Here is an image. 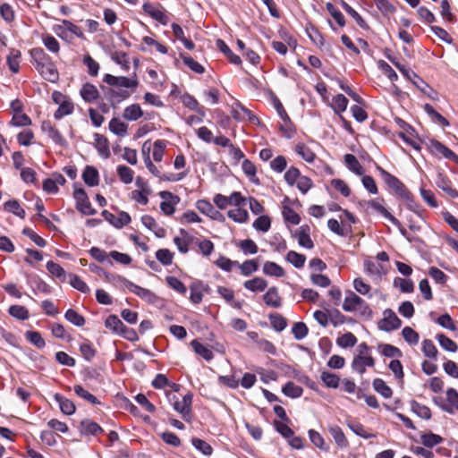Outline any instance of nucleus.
<instances>
[{
  "label": "nucleus",
  "instance_id": "obj_1",
  "mask_svg": "<svg viewBox=\"0 0 458 458\" xmlns=\"http://www.w3.org/2000/svg\"><path fill=\"white\" fill-rule=\"evenodd\" d=\"M103 81L109 86L108 88H103V91L113 107L129 98L139 86V80L136 75L125 77L107 73L103 77Z\"/></svg>",
  "mask_w": 458,
  "mask_h": 458
},
{
  "label": "nucleus",
  "instance_id": "obj_2",
  "mask_svg": "<svg viewBox=\"0 0 458 458\" xmlns=\"http://www.w3.org/2000/svg\"><path fill=\"white\" fill-rule=\"evenodd\" d=\"M343 309L347 312H356L360 317L365 319L372 318V310L369 304L352 292H349L346 294L343 303Z\"/></svg>",
  "mask_w": 458,
  "mask_h": 458
},
{
  "label": "nucleus",
  "instance_id": "obj_3",
  "mask_svg": "<svg viewBox=\"0 0 458 458\" xmlns=\"http://www.w3.org/2000/svg\"><path fill=\"white\" fill-rule=\"evenodd\" d=\"M396 68L405 76L408 80H410L413 85L424 95H426L431 100H437L438 94L437 92L432 89L427 82H425L422 79H420L413 71L404 68V66L401 65L398 63L392 61Z\"/></svg>",
  "mask_w": 458,
  "mask_h": 458
},
{
  "label": "nucleus",
  "instance_id": "obj_4",
  "mask_svg": "<svg viewBox=\"0 0 458 458\" xmlns=\"http://www.w3.org/2000/svg\"><path fill=\"white\" fill-rule=\"evenodd\" d=\"M385 182L392 188L397 194H399L401 197L404 199H409L410 197V191L406 189L404 184L394 175L391 174L390 173L386 172L383 168H378Z\"/></svg>",
  "mask_w": 458,
  "mask_h": 458
},
{
  "label": "nucleus",
  "instance_id": "obj_5",
  "mask_svg": "<svg viewBox=\"0 0 458 458\" xmlns=\"http://www.w3.org/2000/svg\"><path fill=\"white\" fill-rule=\"evenodd\" d=\"M402 321L391 310L386 309L383 312V318L378 322V328L386 332L396 330L401 327Z\"/></svg>",
  "mask_w": 458,
  "mask_h": 458
},
{
  "label": "nucleus",
  "instance_id": "obj_6",
  "mask_svg": "<svg viewBox=\"0 0 458 458\" xmlns=\"http://www.w3.org/2000/svg\"><path fill=\"white\" fill-rule=\"evenodd\" d=\"M168 398L170 401H173L174 409L182 414L184 420H187V417L190 416L191 406L192 403V394H185L182 400H178L174 394L172 397L168 394Z\"/></svg>",
  "mask_w": 458,
  "mask_h": 458
},
{
  "label": "nucleus",
  "instance_id": "obj_7",
  "mask_svg": "<svg viewBox=\"0 0 458 458\" xmlns=\"http://www.w3.org/2000/svg\"><path fill=\"white\" fill-rule=\"evenodd\" d=\"M102 216L116 228H122L131 223V216L127 212L121 211L117 216L107 210L102 211Z\"/></svg>",
  "mask_w": 458,
  "mask_h": 458
},
{
  "label": "nucleus",
  "instance_id": "obj_8",
  "mask_svg": "<svg viewBox=\"0 0 458 458\" xmlns=\"http://www.w3.org/2000/svg\"><path fill=\"white\" fill-rule=\"evenodd\" d=\"M41 130L50 138L55 144L64 146L65 144V139L61 134L59 130L50 121H43L41 123Z\"/></svg>",
  "mask_w": 458,
  "mask_h": 458
},
{
  "label": "nucleus",
  "instance_id": "obj_9",
  "mask_svg": "<svg viewBox=\"0 0 458 458\" xmlns=\"http://www.w3.org/2000/svg\"><path fill=\"white\" fill-rule=\"evenodd\" d=\"M73 197L76 199V207L79 211L85 215H92L94 213L83 189H75Z\"/></svg>",
  "mask_w": 458,
  "mask_h": 458
},
{
  "label": "nucleus",
  "instance_id": "obj_10",
  "mask_svg": "<svg viewBox=\"0 0 458 458\" xmlns=\"http://www.w3.org/2000/svg\"><path fill=\"white\" fill-rule=\"evenodd\" d=\"M293 236L297 239L298 243L306 249L311 250L314 243L310 238V228L309 225H304L295 230Z\"/></svg>",
  "mask_w": 458,
  "mask_h": 458
},
{
  "label": "nucleus",
  "instance_id": "obj_11",
  "mask_svg": "<svg viewBox=\"0 0 458 458\" xmlns=\"http://www.w3.org/2000/svg\"><path fill=\"white\" fill-rule=\"evenodd\" d=\"M145 165L148 171L154 174L155 176L160 177L163 180H167L171 182H177L185 177L186 173H179V174H169L161 175L157 167L152 163L150 157H145Z\"/></svg>",
  "mask_w": 458,
  "mask_h": 458
},
{
  "label": "nucleus",
  "instance_id": "obj_12",
  "mask_svg": "<svg viewBox=\"0 0 458 458\" xmlns=\"http://www.w3.org/2000/svg\"><path fill=\"white\" fill-rule=\"evenodd\" d=\"M383 199H370L367 202V206L388 219L393 225H400V222L387 211L383 206Z\"/></svg>",
  "mask_w": 458,
  "mask_h": 458
},
{
  "label": "nucleus",
  "instance_id": "obj_13",
  "mask_svg": "<svg viewBox=\"0 0 458 458\" xmlns=\"http://www.w3.org/2000/svg\"><path fill=\"white\" fill-rule=\"evenodd\" d=\"M196 208L200 213L209 216L211 219L217 220L224 218L223 215L207 199L198 200L196 202Z\"/></svg>",
  "mask_w": 458,
  "mask_h": 458
},
{
  "label": "nucleus",
  "instance_id": "obj_14",
  "mask_svg": "<svg viewBox=\"0 0 458 458\" xmlns=\"http://www.w3.org/2000/svg\"><path fill=\"white\" fill-rule=\"evenodd\" d=\"M160 196L164 199L160 204L162 212L167 216L172 215L175 210L174 206L178 201V198L169 191H162Z\"/></svg>",
  "mask_w": 458,
  "mask_h": 458
},
{
  "label": "nucleus",
  "instance_id": "obj_15",
  "mask_svg": "<svg viewBox=\"0 0 458 458\" xmlns=\"http://www.w3.org/2000/svg\"><path fill=\"white\" fill-rule=\"evenodd\" d=\"M36 69L45 80L50 82H55L59 78L58 71L52 60Z\"/></svg>",
  "mask_w": 458,
  "mask_h": 458
},
{
  "label": "nucleus",
  "instance_id": "obj_16",
  "mask_svg": "<svg viewBox=\"0 0 458 458\" xmlns=\"http://www.w3.org/2000/svg\"><path fill=\"white\" fill-rule=\"evenodd\" d=\"M131 292L149 304H156L159 300L155 293L135 284H133Z\"/></svg>",
  "mask_w": 458,
  "mask_h": 458
},
{
  "label": "nucleus",
  "instance_id": "obj_17",
  "mask_svg": "<svg viewBox=\"0 0 458 458\" xmlns=\"http://www.w3.org/2000/svg\"><path fill=\"white\" fill-rule=\"evenodd\" d=\"M102 431V428L89 419H85L81 421L80 432L83 436H97Z\"/></svg>",
  "mask_w": 458,
  "mask_h": 458
},
{
  "label": "nucleus",
  "instance_id": "obj_18",
  "mask_svg": "<svg viewBox=\"0 0 458 458\" xmlns=\"http://www.w3.org/2000/svg\"><path fill=\"white\" fill-rule=\"evenodd\" d=\"M375 364L374 359L370 356H355L352 367L359 374H363L367 367H373Z\"/></svg>",
  "mask_w": 458,
  "mask_h": 458
},
{
  "label": "nucleus",
  "instance_id": "obj_19",
  "mask_svg": "<svg viewBox=\"0 0 458 458\" xmlns=\"http://www.w3.org/2000/svg\"><path fill=\"white\" fill-rule=\"evenodd\" d=\"M21 59V53L20 50L15 48L9 50L6 55V64L12 72L17 73L20 71Z\"/></svg>",
  "mask_w": 458,
  "mask_h": 458
},
{
  "label": "nucleus",
  "instance_id": "obj_20",
  "mask_svg": "<svg viewBox=\"0 0 458 458\" xmlns=\"http://www.w3.org/2000/svg\"><path fill=\"white\" fill-rule=\"evenodd\" d=\"M80 95L85 102L92 103L98 98L99 92L95 85L85 83L80 89Z\"/></svg>",
  "mask_w": 458,
  "mask_h": 458
},
{
  "label": "nucleus",
  "instance_id": "obj_21",
  "mask_svg": "<svg viewBox=\"0 0 458 458\" xmlns=\"http://www.w3.org/2000/svg\"><path fill=\"white\" fill-rule=\"evenodd\" d=\"M436 184L438 188L446 192L451 198H458V191L452 187V182L446 175L438 174L436 180Z\"/></svg>",
  "mask_w": 458,
  "mask_h": 458
},
{
  "label": "nucleus",
  "instance_id": "obj_22",
  "mask_svg": "<svg viewBox=\"0 0 458 458\" xmlns=\"http://www.w3.org/2000/svg\"><path fill=\"white\" fill-rule=\"evenodd\" d=\"M143 10L146 13H148L154 20H156L163 24L166 23L167 17L159 7H157L150 3H145L143 4Z\"/></svg>",
  "mask_w": 458,
  "mask_h": 458
},
{
  "label": "nucleus",
  "instance_id": "obj_23",
  "mask_svg": "<svg viewBox=\"0 0 458 458\" xmlns=\"http://www.w3.org/2000/svg\"><path fill=\"white\" fill-rule=\"evenodd\" d=\"M82 179L84 182L89 187L98 185L99 174L98 170L91 165H87L83 171Z\"/></svg>",
  "mask_w": 458,
  "mask_h": 458
},
{
  "label": "nucleus",
  "instance_id": "obj_24",
  "mask_svg": "<svg viewBox=\"0 0 458 458\" xmlns=\"http://www.w3.org/2000/svg\"><path fill=\"white\" fill-rule=\"evenodd\" d=\"M33 64L36 68L50 62L51 57L41 47H34L30 51Z\"/></svg>",
  "mask_w": 458,
  "mask_h": 458
},
{
  "label": "nucleus",
  "instance_id": "obj_25",
  "mask_svg": "<svg viewBox=\"0 0 458 458\" xmlns=\"http://www.w3.org/2000/svg\"><path fill=\"white\" fill-rule=\"evenodd\" d=\"M95 147L98 149L99 155L104 158L110 157L109 142L107 139L98 133L94 135Z\"/></svg>",
  "mask_w": 458,
  "mask_h": 458
},
{
  "label": "nucleus",
  "instance_id": "obj_26",
  "mask_svg": "<svg viewBox=\"0 0 458 458\" xmlns=\"http://www.w3.org/2000/svg\"><path fill=\"white\" fill-rule=\"evenodd\" d=\"M206 288L207 287L201 282H194L190 285V300L193 304L201 302Z\"/></svg>",
  "mask_w": 458,
  "mask_h": 458
},
{
  "label": "nucleus",
  "instance_id": "obj_27",
  "mask_svg": "<svg viewBox=\"0 0 458 458\" xmlns=\"http://www.w3.org/2000/svg\"><path fill=\"white\" fill-rule=\"evenodd\" d=\"M141 222L148 229L152 231L157 237L162 238L165 234V230L159 226L156 220L148 215H145L141 217Z\"/></svg>",
  "mask_w": 458,
  "mask_h": 458
},
{
  "label": "nucleus",
  "instance_id": "obj_28",
  "mask_svg": "<svg viewBox=\"0 0 458 458\" xmlns=\"http://www.w3.org/2000/svg\"><path fill=\"white\" fill-rule=\"evenodd\" d=\"M142 115L143 111L138 104L126 106L123 112V117L127 121H137Z\"/></svg>",
  "mask_w": 458,
  "mask_h": 458
},
{
  "label": "nucleus",
  "instance_id": "obj_29",
  "mask_svg": "<svg viewBox=\"0 0 458 458\" xmlns=\"http://www.w3.org/2000/svg\"><path fill=\"white\" fill-rule=\"evenodd\" d=\"M263 300L267 306L278 308L281 306V298L276 287H270L263 295Z\"/></svg>",
  "mask_w": 458,
  "mask_h": 458
},
{
  "label": "nucleus",
  "instance_id": "obj_30",
  "mask_svg": "<svg viewBox=\"0 0 458 458\" xmlns=\"http://www.w3.org/2000/svg\"><path fill=\"white\" fill-rule=\"evenodd\" d=\"M4 211H6L8 213H12L20 218H24L25 215H26L24 208L21 206L19 201L16 199H10V200L4 202Z\"/></svg>",
  "mask_w": 458,
  "mask_h": 458
},
{
  "label": "nucleus",
  "instance_id": "obj_31",
  "mask_svg": "<svg viewBox=\"0 0 458 458\" xmlns=\"http://www.w3.org/2000/svg\"><path fill=\"white\" fill-rule=\"evenodd\" d=\"M181 102L183 104L184 106L187 108L193 110L197 112L198 114H201L202 116L205 114V113L202 111L201 107L199 106V102L197 99L190 95L189 93H184L180 97Z\"/></svg>",
  "mask_w": 458,
  "mask_h": 458
},
{
  "label": "nucleus",
  "instance_id": "obj_32",
  "mask_svg": "<svg viewBox=\"0 0 458 458\" xmlns=\"http://www.w3.org/2000/svg\"><path fill=\"white\" fill-rule=\"evenodd\" d=\"M216 45V47L225 54V55L230 60L232 64L237 65H240L242 64L240 56L233 54L224 40L217 39Z\"/></svg>",
  "mask_w": 458,
  "mask_h": 458
},
{
  "label": "nucleus",
  "instance_id": "obj_33",
  "mask_svg": "<svg viewBox=\"0 0 458 458\" xmlns=\"http://www.w3.org/2000/svg\"><path fill=\"white\" fill-rule=\"evenodd\" d=\"M243 285L251 292H263L267 286V282L262 277H254L245 281Z\"/></svg>",
  "mask_w": 458,
  "mask_h": 458
},
{
  "label": "nucleus",
  "instance_id": "obj_34",
  "mask_svg": "<svg viewBox=\"0 0 458 458\" xmlns=\"http://www.w3.org/2000/svg\"><path fill=\"white\" fill-rule=\"evenodd\" d=\"M41 40L46 48L53 54H58L60 51V44L57 39L49 33H43Z\"/></svg>",
  "mask_w": 458,
  "mask_h": 458
},
{
  "label": "nucleus",
  "instance_id": "obj_35",
  "mask_svg": "<svg viewBox=\"0 0 458 458\" xmlns=\"http://www.w3.org/2000/svg\"><path fill=\"white\" fill-rule=\"evenodd\" d=\"M344 162L346 166L357 175H362L364 174V168L355 156L346 154L344 156Z\"/></svg>",
  "mask_w": 458,
  "mask_h": 458
},
{
  "label": "nucleus",
  "instance_id": "obj_36",
  "mask_svg": "<svg viewBox=\"0 0 458 458\" xmlns=\"http://www.w3.org/2000/svg\"><path fill=\"white\" fill-rule=\"evenodd\" d=\"M55 401L59 403L62 412L66 415H72L75 412L76 407L74 403L69 399L62 396L59 394L55 395Z\"/></svg>",
  "mask_w": 458,
  "mask_h": 458
},
{
  "label": "nucleus",
  "instance_id": "obj_37",
  "mask_svg": "<svg viewBox=\"0 0 458 458\" xmlns=\"http://www.w3.org/2000/svg\"><path fill=\"white\" fill-rule=\"evenodd\" d=\"M294 149L297 155L301 157L308 163H312L316 158L314 151L303 143L297 144Z\"/></svg>",
  "mask_w": 458,
  "mask_h": 458
},
{
  "label": "nucleus",
  "instance_id": "obj_38",
  "mask_svg": "<svg viewBox=\"0 0 458 458\" xmlns=\"http://www.w3.org/2000/svg\"><path fill=\"white\" fill-rule=\"evenodd\" d=\"M227 216L229 218L239 224H244L249 220L248 211L241 207L230 209L227 212Z\"/></svg>",
  "mask_w": 458,
  "mask_h": 458
},
{
  "label": "nucleus",
  "instance_id": "obj_39",
  "mask_svg": "<svg viewBox=\"0 0 458 458\" xmlns=\"http://www.w3.org/2000/svg\"><path fill=\"white\" fill-rule=\"evenodd\" d=\"M446 401L447 404L445 410L448 412H454L458 411V393L454 388H449L446 391Z\"/></svg>",
  "mask_w": 458,
  "mask_h": 458
},
{
  "label": "nucleus",
  "instance_id": "obj_40",
  "mask_svg": "<svg viewBox=\"0 0 458 458\" xmlns=\"http://www.w3.org/2000/svg\"><path fill=\"white\" fill-rule=\"evenodd\" d=\"M263 272L270 276L282 277L284 276V268L272 261H267L264 264Z\"/></svg>",
  "mask_w": 458,
  "mask_h": 458
},
{
  "label": "nucleus",
  "instance_id": "obj_41",
  "mask_svg": "<svg viewBox=\"0 0 458 458\" xmlns=\"http://www.w3.org/2000/svg\"><path fill=\"white\" fill-rule=\"evenodd\" d=\"M194 352L201 356L202 358H204L206 360H210L213 359L214 355H213V352L206 345L202 344L201 343H199V341L197 340H193L191 343Z\"/></svg>",
  "mask_w": 458,
  "mask_h": 458
},
{
  "label": "nucleus",
  "instance_id": "obj_42",
  "mask_svg": "<svg viewBox=\"0 0 458 458\" xmlns=\"http://www.w3.org/2000/svg\"><path fill=\"white\" fill-rule=\"evenodd\" d=\"M108 126H109V130L113 133H114L120 137H124L127 134L128 125L126 123H124L123 122L120 121L118 118L111 119Z\"/></svg>",
  "mask_w": 458,
  "mask_h": 458
},
{
  "label": "nucleus",
  "instance_id": "obj_43",
  "mask_svg": "<svg viewBox=\"0 0 458 458\" xmlns=\"http://www.w3.org/2000/svg\"><path fill=\"white\" fill-rule=\"evenodd\" d=\"M411 409L417 416H419L421 419L429 420L431 418L430 409L428 406L421 404L416 401L411 402Z\"/></svg>",
  "mask_w": 458,
  "mask_h": 458
},
{
  "label": "nucleus",
  "instance_id": "obj_44",
  "mask_svg": "<svg viewBox=\"0 0 458 458\" xmlns=\"http://www.w3.org/2000/svg\"><path fill=\"white\" fill-rule=\"evenodd\" d=\"M73 103L68 98L58 106L57 110L54 114V117L56 120H59L65 115L71 114L73 112Z\"/></svg>",
  "mask_w": 458,
  "mask_h": 458
},
{
  "label": "nucleus",
  "instance_id": "obj_45",
  "mask_svg": "<svg viewBox=\"0 0 458 458\" xmlns=\"http://www.w3.org/2000/svg\"><path fill=\"white\" fill-rule=\"evenodd\" d=\"M231 114L235 120L239 121L250 118V112L242 106L240 103H235L232 106Z\"/></svg>",
  "mask_w": 458,
  "mask_h": 458
},
{
  "label": "nucleus",
  "instance_id": "obj_46",
  "mask_svg": "<svg viewBox=\"0 0 458 458\" xmlns=\"http://www.w3.org/2000/svg\"><path fill=\"white\" fill-rule=\"evenodd\" d=\"M329 433L339 446H341V447L347 446V445H348L347 439L340 427H338V426L330 427Z\"/></svg>",
  "mask_w": 458,
  "mask_h": 458
},
{
  "label": "nucleus",
  "instance_id": "obj_47",
  "mask_svg": "<svg viewBox=\"0 0 458 458\" xmlns=\"http://www.w3.org/2000/svg\"><path fill=\"white\" fill-rule=\"evenodd\" d=\"M106 278L116 286H121L131 291L133 283L119 275L106 274Z\"/></svg>",
  "mask_w": 458,
  "mask_h": 458
},
{
  "label": "nucleus",
  "instance_id": "obj_48",
  "mask_svg": "<svg viewBox=\"0 0 458 458\" xmlns=\"http://www.w3.org/2000/svg\"><path fill=\"white\" fill-rule=\"evenodd\" d=\"M9 314L19 319V320H26L30 317L29 310L26 307L21 305H13L8 310Z\"/></svg>",
  "mask_w": 458,
  "mask_h": 458
},
{
  "label": "nucleus",
  "instance_id": "obj_49",
  "mask_svg": "<svg viewBox=\"0 0 458 458\" xmlns=\"http://www.w3.org/2000/svg\"><path fill=\"white\" fill-rule=\"evenodd\" d=\"M286 260L290 262L293 266H294L296 268H301L305 264L306 257L303 254L298 253L293 250H290L286 254Z\"/></svg>",
  "mask_w": 458,
  "mask_h": 458
},
{
  "label": "nucleus",
  "instance_id": "obj_50",
  "mask_svg": "<svg viewBox=\"0 0 458 458\" xmlns=\"http://www.w3.org/2000/svg\"><path fill=\"white\" fill-rule=\"evenodd\" d=\"M320 378L327 387L337 388L339 386L340 377L334 373L323 371L320 375Z\"/></svg>",
  "mask_w": 458,
  "mask_h": 458
},
{
  "label": "nucleus",
  "instance_id": "obj_51",
  "mask_svg": "<svg viewBox=\"0 0 458 458\" xmlns=\"http://www.w3.org/2000/svg\"><path fill=\"white\" fill-rule=\"evenodd\" d=\"M282 391L286 396L291 398L300 397L303 392L301 386H297L293 382L286 383L283 387Z\"/></svg>",
  "mask_w": 458,
  "mask_h": 458
},
{
  "label": "nucleus",
  "instance_id": "obj_52",
  "mask_svg": "<svg viewBox=\"0 0 458 458\" xmlns=\"http://www.w3.org/2000/svg\"><path fill=\"white\" fill-rule=\"evenodd\" d=\"M25 337L31 344L38 349H41L46 345V342L41 334L37 331H27L25 333Z\"/></svg>",
  "mask_w": 458,
  "mask_h": 458
},
{
  "label": "nucleus",
  "instance_id": "obj_53",
  "mask_svg": "<svg viewBox=\"0 0 458 458\" xmlns=\"http://www.w3.org/2000/svg\"><path fill=\"white\" fill-rule=\"evenodd\" d=\"M165 282L169 285V287H171L173 290H174L178 293L182 294V295L186 294L187 287L177 277L172 276H166Z\"/></svg>",
  "mask_w": 458,
  "mask_h": 458
},
{
  "label": "nucleus",
  "instance_id": "obj_54",
  "mask_svg": "<svg viewBox=\"0 0 458 458\" xmlns=\"http://www.w3.org/2000/svg\"><path fill=\"white\" fill-rule=\"evenodd\" d=\"M105 326L106 328H109L110 330L117 334H119L120 331L123 330L124 327L123 322L115 315L108 316L105 321Z\"/></svg>",
  "mask_w": 458,
  "mask_h": 458
},
{
  "label": "nucleus",
  "instance_id": "obj_55",
  "mask_svg": "<svg viewBox=\"0 0 458 458\" xmlns=\"http://www.w3.org/2000/svg\"><path fill=\"white\" fill-rule=\"evenodd\" d=\"M437 339L440 344V346L447 352H454L457 351V344L449 337L443 334H439L437 335Z\"/></svg>",
  "mask_w": 458,
  "mask_h": 458
},
{
  "label": "nucleus",
  "instance_id": "obj_56",
  "mask_svg": "<svg viewBox=\"0 0 458 458\" xmlns=\"http://www.w3.org/2000/svg\"><path fill=\"white\" fill-rule=\"evenodd\" d=\"M421 345H422L421 350L425 356H427L430 359H433V360H437L438 352H437V347L435 346V344H433V342L431 340L425 339L422 342Z\"/></svg>",
  "mask_w": 458,
  "mask_h": 458
},
{
  "label": "nucleus",
  "instance_id": "obj_57",
  "mask_svg": "<svg viewBox=\"0 0 458 458\" xmlns=\"http://www.w3.org/2000/svg\"><path fill=\"white\" fill-rule=\"evenodd\" d=\"M336 343L342 348L353 347L357 343V338L352 333L348 332L338 337Z\"/></svg>",
  "mask_w": 458,
  "mask_h": 458
},
{
  "label": "nucleus",
  "instance_id": "obj_58",
  "mask_svg": "<svg viewBox=\"0 0 458 458\" xmlns=\"http://www.w3.org/2000/svg\"><path fill=\"white\" fill-rule=\"evenodd\" d=\"M237 267H239L241 273L245 276H250L259 269L258 263L254 259L246 260L242 264L238 263Z\"/></svg>",
  "mask_w": 458,
  "mask_h": 458
},
{
  "label": "nucleus",
  "instance_id": "obj_59",
  "mask_svg": "<svg viewBox=\"0 0 458 458\" xmlns=\"http://www.w3.org/2000/svg\"><path fill=\"white\" fill-rule=\"evenodd\" d=\"M374 389L383 395L385 398H389L392 395L391 388L386 384V382L380 378H376L373 381Z\"/></svg>",
  "mask_w": 458,
  "mask_h": 458
},
{
  "label": "nucleus",
  "instance_id": "obj_60",
  "mask_svg": "<svg viewBox=\"0 0 458 458\" xmlns=\"http://www.w3.org/2000/svg\"><path fill=\"white\" fill-rule=\"evenodd\" d=\"M166 141L164 140H157L153 144V159L156 162H160L163 158Z\"/></svg>",
  "mask_w": 458,
  "mask_h": 458
},
{
  "label": "nucleus",
  "instance_id": "obj_61",
  "mask_svg": "<svg viewBox=\"0 0 458 458\" xmlns=\"http://www.w3.org/2000/svg\"><path fill=\"white\" fill-rule=\"evenodd\" d=\"M157 259L164 266H169L173 263L174 253L168 249H160L156 252Z\"/></svg>",
  "mask_w": 458,
  "mask_h": 458
},
{
  "label": "nucleus",
  "instance_id": "obj_62",
  "mask_svg": "<svg viewBox=\"0 0 458 458\" xmlns=\"http://www.w3.org/2000/svg\"><path fill=\"white\" fill-rule=\"evenodd\" d=\"M117 174L125 184L131 183L133 180V171L126 165H119L117 167Z\"/></svg>",
  "mask_w": 458,
  "mask_h": 458
},
{
  "label": "nucleus",
  "instance_id": "obj_63",
  "mask_svg": "<svg viewBox=\"0 0 458 458\" xmlns=\"http://www.w3.org/2000/svg\"><path fill=\"white\" fill-rule=\"evenodd\" d=\"M64 317L70 323L77 327H82L85 324V318L72 309L68 310Z\"/></svg>",
  "mask_w": 458,
  "mask_h": 458
},
{
  "label": "nucleus",
  "instance_id": "obj_64",
  "mask_svg": "<svg viewBox=\"0 0 458 458\" xmlns=\"http://www.w3.org/2000/svg\"><path fill=\"white\" fill-rule=\"evenodd\" d=\"M348 99L343 95L338 94L333 98L332 106L335 113H342L346 110Z\"/></svg>",
  "mask_w": 458,
  "mask_h": 458
}]
</instances>
